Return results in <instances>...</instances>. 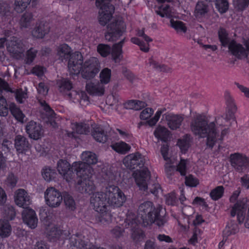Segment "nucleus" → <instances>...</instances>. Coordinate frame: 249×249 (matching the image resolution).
Wrapping results in <instances>:
<instances>
[{"instance_id": "f257e3e1", "label": "nucleus", "mask_w": 249, "mask_h": 249, "mask_svg": "<svg viewBox=\"0 0 249 249\" xmlns=\"http://www.w3.org/2000/svg\"><path fill=\"white\" fill-rule=\"evenodd\" d=\"M83 161H75L72 163L74 171L78 178L75 187L81 193L92 194L90 198V203L94 210L104 215L107 210V204L114 207L122 206L126 200V196L122 191L117 186L110 185L106 187V192H94L96 186L92 179L93 170L90 165L95 164L98 161V157L91 151L83 152L81 155Z\"/></svg>"}, {"instance_id": "f03ea898", "label": "nucleus", "mask_w": 249, "mask_h": 249, "mask_svg": "<svg viewBox=\"0 0 249 249\" xmlns=\"http://www.w3.org/2000/svg\"><path fill=\"white\" fill-rule=\"evenodd\" d=\"M68 67L71 73L81 72L83 78L87 80L94 78L100 70V63L96 57H91L83 63V56L79 52H75L71 55Z\"/></svg>"}, {"instance_id": "7ed1b4c3", "label": "nucleus", "mask_w": 249, "mask_h": 249, "mask_svg": "<svg viewBox=\"0 0 249 249\" xmlns=\"http://www.w3.org/2000/svg\"><path fill=\"white\" fill-rule=\"evenodd\" d=\"M191 128L193 134L200 138H206L207 147L212 149L218 136L214 122L208 123L201 115L197 116L192 122Z\"/></svg>"}, {"instance_id": "20e7f679", "label": "nucleus", "mask_w": 249, "mask_h": 249, "mask_svg": "<svg viewBox=\"0 0 249 249\" xmlns=\"http://www.w3.org/2000/svg\"><path fill=\"white\" fill-rule=\"evenodd\" d=\"M218 37L221 46L223 47H228L231 54L238 59L247 56V50L241 44L237 43L235 40H231L225 28H220L218 31Z\"/></svg>"}, {"instance_id": "39448f33", "label": "nucleus", "mask_w": 249, "mask_h": 249, "mask_svg": "<svg viewBox=\"0 0 249 249\" xmlns=\"http://www.w3.org/2000/svg\"><path fill=\"white\" fill-rule=\"evenodd\" d=\"M46 236L51 242L57 240H65L69 239L71 244L75 247H79L80 241L78 239L80 234L77 233L70 237L71 232L69 231L63 230L60 226L49 224L46 228Z\"/></svg>"}, {"instance_id": "423d86ee", "label": "nucleus", "mask_w": 249, "mask_h": 249, "mask_svg": "<svg viewBox=\"0 0 249 249\" xmlns=\"http://www.w3.org/2000/svg\"><path fill=\"white\" fill-rule=\"evenodd\" d=\"M165 212L162 206L158 205L156 207L152 202L146 201L142 203L138 208V214L140 218H165L160 216V213Z\"/></svg>"}, {"instance_id": "0eeeda50", "label": "nucleus", "mask_w": 249, "mask_h": 249, "mask_svg": "<svg viewBox=\"0 0 249 249\" xmlns=\"http://www.w3.org/2000/svg\"><path fill=\"white\" fill-rule=\"evenodd\" d=\"M105 34V39L110 42L117 41L125 32L126 26L123 20L115 19L108 24Z\"/></svg>"}, {"instance_id": "6e6552de", "label": "nucleus", "mask_w": 249, "mask_h": 249, "mask_svg": "<svg viewBox=\"0 0 249 249\" xmlns=\"http://www.w3.org/2000/svg\"><path fill=\"white\" fill-rule=\"evenodd\" d=\"M112 0H96L95 5L100 9L98 20L99 23L106 25L111 19L114 12V7L111 3Z\"/></svg>"}, {"instance_id": "1a4fd4ad", "label": "nucleus", "mask_w": 249, "mask_h": 249, "mask_svg": "<svg viewBox=\"0 0 249 249\" xmlns=\"http://www.w3.org/2000/svg\"><path fill=\"white\" fill-rule=\"evenodd\" d=\"M137 185L142 191L148 189V182L151 178V173L147 167L135 170L132 174Z\"/></svg>"}, {"instance_id": "9d476101", "label": "nucleus", "mask_w": 249, "mask_h": 249, "mask_svg": "<svg viewBox=\"0 0 249 249\" xmlns=\"http://www.w3.org/2000/svg\"><path fill=\"white\" fill-rule=\"evenodd\" d=\"M44 197L46 204L52 208L59 206L63 200L61 193L52 187L47 188L45 192Z\"/></svg>"}, {"instance_id": "9b49d317", "label": "nucleus", "mask_w": 249, "mask_h": 249, "mask_svg": "<svg viewBox=\"0 0 249 249\" xmlns=\"http://www.w3.org/2000/svg\"><path fill=\"white\" fill-rule=\"evenodd\" d=\"M124 164L130 169H135L137 167L142 168L145 162L144 156L140 152H137L128 155L124 159Z\"/></svg>"}, {"instance_id": "f8f14e48", "label": "nucleus", "mask_w": 249, "mask_h": 249, "mask_svg": "<svg viewBox=\"0 0 249 249\" xmlns=\"http://www.w3.org/2000/svg\"><path fill=\"white\" fill-rule=\"evenodd\" d=\"M57 170L68 182H70L73 178L75 173H76L72 164L71 166L67 160L63 159H60L58 161Z\"/></svg>"}, {"instance_id": "ddd939ff", "label": "nucleus", "mask_w": 249, "mask_h": 249, "mask_svg": "<svg viewBox=\"0 0 249 249\" xmlns=\"http://www.w3.org/2000/svg\"><path fill=\"white\" fill-rule=\"evenodd\" d=\"M230 161L236 171L241 172L246 167L248 157L239 153H234L231 154Z\"/></svg>"}, {"instance_id": "4468645a", "label": "nucleus", "mask_w": 249, "mask_h": 249, "mask_svg": "<svg viewBox=\"0 0 249 249\" xmlns=\"http://www.w3.org/2000/svg\"><path fill=\"white\" fill-rule=\"evenodd\" d=\"M25 129L29 137L35 140L39 139L44 133L42 125L34 121L27 124Z\"/></svg>"}, {"instance_id": "2eb2a0df", "label": "nucleus", "mask_w": 249, "mask_h": 249, "mask_svg": "<svg viewBox=\"0 0 249 249\" xmlns=\"http://www.w3.org/2000/svg\"><path fill=\"white\" fill-rule=\"evenodd\" d=\"M3 90L12 92V89L8 83L0 78V115L4 117L8 114V105L6 99L2 95Z\"/></svg>"}, {"instance_id": "dca6fc26", "label": "nucleus", "mask_w": 249, "mask_h": 249, "mask_svg": "<svg viewBox=\"0 0 249 249\" xmlns=\"http://www.w3.org/2000/svg\"><path fill=\"white\" fill-rule=\"evenodd\" d=\"M14 201L17 206L22 208H25L29 205L31 202L30 196L23 189H18L15 191Z\"/></svg>"}, {"instance_id": "f3484780", "label": "nucleus", "mask_w": 249, "mask_h": 249, "mask_svg": "<svg viewBox=\"0 0 249 249\" xmlns=\"http://www.w3.org/2000/svg\"><path fill=\"white\" fill-rule=\"evenodd\" d=\"M238 231V225L233 221H229L223 231V240L218 244L219 249H222L230 236L234 235Z\"/></svg>"}, {"instance_id": "a211bd4d", "label": "nucleus", "mask_w": 249, "mask_h": 249, "mask_svg": "<svg viewBox=\"0 0 249 249\" xmlns=\"http://www.w3.org/2000/svg\"><path fill=\"white\" fill-rule=\"evenodd\" d=\"M86 90L90 95L102 96L105 93V87L98 81L87 83Z\"/></svg>"}, {"instance_id": "6ab92c4d", "label": "nucleus", "mask_w": 249, "mask_h": 249, "mask_svg": "<svg viewBox=\"0 0 249 249\" xmlns=\"http://www.w3.org/2000/svg\"><path fill=\"white\" fill-rule=\"evenodd\" d=\"M120 168L111 167L106 173V176L109 182L116 184H121L124 180L122 173Z\"/></svg>"}, {"instance_id": "aec40b11", "label": "nucleus", "mask_w": 249, "mask_h": 249, "mask_svg": "<svg viewBox=\"0 0 249 249\" xmlns=\"http://www.w3.org/2000/svg\"><path fill=\"white\" fill-rule=\"evenodd\" d=\"M15 147L18 154H25L29 149L30 144L25 137L18 135L15 139Z\"/></svg>"}, {"instance_id": "412c9836", "label": "nucleus", "mask_w": 249, "mask_h": 249, "mask_svg": "<svg viewBox=\"0 0 249 249\" xmlns=\"http://www.w3.org/2000/svg\"><path fill=\"white\" fill-rule=\"evenodd\" d=\"M247 205L243 200H238L233 206L231 211L232 217L237 216L236 218H245Z\"/></svg>"}, {"instance_id": "4be33fe9", "label": "nucleus", "mask_w": 249, "mask_h": 249, "mask_svg": "<svg viewBox=\"0 0 249 249\" xmlns=\"http://www.w3.org/2000/svg\"><path fill=\"white\" fill-rule=\"evenodd\" d=\"M49 32L48 25L43 21H38L32 31L33 36L37 38H43Z\"/></svg>"}, {"instance_id": "5701e85b", "label": "nucleus", "mask_w": 249, "mask_h": 249, "mask_svg": "<svg viewBox=\"0 0 249 249\" xmlns=\"http://www.w3.org/2000/svg\"><path fill=\"white\" fill-rule=\"evenodd\" d=\"M227 109L226 112L225 119L227 121H235V113L236 111L237 107L233 99L231 97H227L226 99Z\"/></svg>"}, {"instance_id": "b1692460", "label": "nucleus", "mask_w": 249, "mask_h": 249, "mask_svg": "<svg viewBox=\"0 0 249 249\" xmlns=\"http://www.w3.org/2000/svg\"><path fill=\"white\" fill-rule=\"evenodd\" d=\"M191 142L192 138L189 134H185L181 138L178 139L177 144L182 154L186 153L191 146Z\"/></svg>"}, {"instance_id": "393cba45", "label": "nucleus", "mask_w": 249, "mask_h": 249, "mask_svg": "<svg viewBox=\"0 0 249 249\" xmlns=\"http://www.w3.org/2000/svg\"><path fill=\"white\" fill-rule=\"evenodd\" d=\"M208 12V4L203 1H198L195 7L194 15L197 19L204 17Z\"/></svg>"}, {"instance_id": "a878e982", "label": "nucleus", "mask_w": 249, "mask_h": 249, "mask_svg": "<svg viewBox=\"0 0 249 249\" xmlns=\"http://www.w3.org/2000/svg\"><path fill=\"white\" fill-rule=\"evenodd\" d=\"M154 134L158 140L166 142L169 138L170 131L164 126H159L155 130Z\"/></svg>"}, {"instance_id": "bb28decb", "label": "nucleus", "mask_w": 249, "mask_h": 249, "mask_svg": "<svg viewBox=\"0 0 249 249\" xmlns=\"http://www.w3.org/2000/svg\"><path fill=\"white\" fill-rule=\"evenodd\" d=\"M110 147L116 152L121 154H125L131 149V146L123 141L112 143Z\"/></svg>"}, {"instance_id": "cd10ccee", "label": "nucleus", "mask_w": 249, "mask_h": 249, "mask_svg": "<svg viewBox=\"0 0 249 249\" xmlns=\"http://www.w3.org/2000/svg\"><path fill=\"white\" fill-rule=\"evenodd\" d=\"M9 109L12 115L18 122H23L25 115L21 109L14 103H11L8 107V110Z\"/></svg>"}, {"instance_id": "c85d7f7f", "label": "nucleus", "mask_w": 249, "mask_h": 249, "mask_svg": "<svg viewBox=\"0 0 249 249\" xmlns=\"http://www.w3.org/2000/svg\"><path fill=\"white\" fill-rule=\"evenodd\" d=\"M92 136L97 142L102 143L106 142L108 139L104 130L100 127L94 128L92 132Z\"/></svg>"}, {"instance_id": "c756f323", "label": "nucleus", "mask_w": 249, "mask_h": 249, "mask_svg": "<svg viewBox=\"0 0 249 249\" xmlns=\"http://www.w3.org/2000/svg\"><path fill=\"white\" fill-rule=\"evenodd\" d=\"M41 173L43 178L48 182L54 180L57 175L56 170L48 166L44 167Z\"/></svg>"}, {"instance_id": "7c9ffc66", "label": "nucleus", "mask_w": 249, "mask_h": 249, "mask_svg": "<svg viewBox=\"0 0 249 249\" xmlns=\"http://www.w3.org/2000/svg\"><path fill=\"white\" fill-rule=\"evenodd\" d=\"M131 238L135 243H139L143 240L145 234L144 231L138 227H134L131 229Z\"/></svg>"}, {"instance_id": "2f4dec72", "label": "nucleus", "mask_w": 249, "mask_h": 249, "mask_svg": "<svg viewBox=\"0 0 249 249\" xmlns=\"http://www.w3.org/2000/svg\"><path fill=\"white\" fill-rule=\"evenodd\" d=\"M111 71L108 68H104L100 72L99 74V82L102 85H107L108 84L111 80Z\"/></svg>"}, {"instance_id": "473e14b6", "label": "nucleus", "mask_w": 249, "mask_h": 249, "mask_svg": "<svg viewBox=\"0 0 249 249\" xmlns=\"http://www.w3.org/2000/svg\"><path fill=\"white\" fill-rule=\"evenodd\" d=\"M63 199L67 209L71 211H74L76 209L75 201L69 193L64 192L63 193Z\"/></svg>"}, {"instance_id": "72a5a7b5", "label": "nucleus", "mask_w": 249, "mask_h": 249, "mask_svg": "<svg viewBox=\"0 0 249 249\" xmlns=\"http://www.w3.org/2000/svg\"><path fill=\"white\" fill-rule=\"evenodd\" d=\"M11 46L9 51L14 54H21L24 51V45L19 39H16L12 41Z\"/></svg>"}, {"instance_id": "f704fd0d", "label": "nucleus", "mask_w": 249, "mask_h": 249, "mask_svg": "<svg viewBox=\"0 0 249 249\" xmlns=\"http://www.w3.org/2000/svg\"><path fill=\"white\" fill-rule=\"evenodd\" d=\"M8 222L2 221L0 220V236L2 238L8 237L10 236L12 228L10 224Z\"/></svg>"}, {"instance_id": "c9c22d12", "label": "nucleus", "mask_w": 249, "mask_h": 249, "mask_svg": "<svg viewBox=\"0 0 249 249\" xmlns=\"http://www.w3.org/2000/svg\"><path fill=\"white\" fill-rule=\"evenodd\" d=\"M33 19V15L32 13L26 12L21 16L19 24L22 28H28L31 25Z\"/></svg>"}, {"instance_id": "e433bc0d", "label": "nucleus", "mask_w": 249, "mask_h": 249, "mask_svg": "<svg viewBox=\"0 0 249 249\" xmlns=\"http://www.w3.org/2000/svg\"><path fill=\"white\" fill-rule=\"evenodd\" d=\"M224 188L223 186H218L211 190L210 193V196L214 201L220 199L224 195Z\"/></svg>"}, {"instance_id": "4c0bfd02", "label": "nucleus", "mask_w": 249, "mask_h": 249, "mask_svg": "<svg viewBox=\"0 0 249 249\" xmlns=\"http://www.w3.org/2000/svg\"><path fill=\"white\" fill-rule=\"evenodd\" d=\"M38 51L33 47H31L26 51L25 56V62L27 65L31 64L37 56Z\"/></svg>"}, {"instance_id": "58836bf2", "label": "nucleus", "mask_w": 249, "mask_h": 249, "mask_svg": "<svg viewBox=\"0 0 249 249\" xmlns=\"http://www.w3.org/2000/svg\"><path fill=\"white\" fill-rule=\"evenodd\" d=\"M56 85L60 89L64 91H70L72 88V83L67 78H62L58 79Z\"/></svg>"}, {"instance_id": "ea45409f", "label": "nucleus", "mask_w": 249, "mask_h": 249, "mask_svg": "<svg viewBox=\"0 0 249 249\" xmlns=\"http://www.w3.org/2000/svg\"><path fill=\"white\" fill-rule=\"evenodd\" d=\"M215 8L220 14L225 13L229 9V3L228 0H213Z\"/></svg>"}, {"instance_id": "a19ab883", "label": "nucleus", "mask_w": 249, "mask_h": 249, "mask_svg": "<svg viewBox=\"0 0 249 249\" xmlns=\"http://www.w3.org/2000/svg\"><path fill=\"white\" fill-rule=\"evenodd\" d=\"M97 51L102 57H106L110 54L111 48L108 44L100 43L97 47Z\"/></svg>"}, {"instance_id": "79ce46f5", "label": "nucleus", "mask_w": 249, "mask_h": 249, "mask_svg": "<svg viewBox=\"0 0 249 249\" xmlns=\"http://www.w3.org/2000/svg\"><path fill=\"white\" fill-rule=\"evenodd\" d=\"M182 121L181 116L178 115L173 116L169 121V126L171 129L176 130L180 127Z\"/></svg>"}, {"instance_id": "37998d69", "label": "nucleus", "mask_w": 249, "mask_h": 249, "mask_svg": "<svg viewBox=\"0 0 249 249\" xmlns=\"http://www.w3.org/2000/svg\"><path fill=\"white\" fill-rule=\"evenodd\" d=\"M2 213L3 218H15L16 212L14 206L6 205L2 208Z\"/></svg>"}, {"instance_id": "c03bdc74", "label": "nucleus", "mask_w": 249, "mask_h": 249, "mask_svg": "<svg viewBox=\"0 0 249 249\" xmlns=\"http://www.w3.org/2000/svg\"><path fill=\"white\" fill-rule=\"evenodd\" d=\"M149 63L157 71L165 72L171 71V68L170 67L165 65H160L158 62L154 60L153 57L149 59Z\"/></svg>"}, {"instance_id": "a18cd8bd", "label": "nucleus", "mask_w": 249, "mask_h": 249, "mask_svg": "<svg viewBox=\"0 0 249 249\" xmlns=\"http://www.w3.org/2000/svg\"><path fill=\"white\" fill-rule=\"evenodd\" d=\"M57 53L60 55H63L64 56H69V59L71 58V56L74 53H71V48L67 44L64 43L60 45L57 49Z\"/></svg>"}, {"instance_id": "49530a36", "label": "nucleus", "mask_w": 249, "mask_h": 249, "mask_svg": "<svg viewBox=\"0 0 249 249\" xmlns=\"http://www.w3.org/2000/svg\"><path fill=\"white\" fill-rule=\"evenodd\" d=\"M144 227L150 226L155 224L159 227L163 226L167 222V219H142Z\"/></svg>"}, {"instance_id": "de8ad7c7", "label": "nucleus", "mask_w": 249, "mask_h": 249, "mask_svg": "<svg viewBox=\"0 0 249 249\" xmlns=\"http://www.w3.org/2000/svg\"><path fill=\"white\" fill-rule=\"evenodd\" d=\"M31 0H15V10L18 13H22L30 4Z\"/></svg>"}, {"instance_id": "09e8293b", "label": "nucleus", "mask_w": 249, "mask_h": 249, "mask_svg": "<svg viewBox=\"0 0 249 249\" xmlns=\"http://www.w3.org/2000/svg\"><path fill=\"white\" fill-rule=\"evenodd\" d=\"M130 40L132 43L139 46L141 51L144 53L149 52L150 49L149 44L145 43L137 37H131Z\"/></svg>"}, {"instance_id": "8fccbe9b", "label": "nucleus", "mask_w": 249, "mask_h": 249, "mask_svg": "<svg viewBox=\"0 0 249 249\" xmlns=\"http://www.w3.org/2000/svg\"><path fill=\"white\" fill-rule=\"evenodd\" d=\"M234 8L238 12H243L249 6V0H234Z\"/></svg>"}, {"instance_id": "3c124183", "label": "nucleus", "mask_w": 249, "mask_h": 249, "mask_svg": "<svg viewBox=\"0 0 249 249\" xmlns=\"http://www.w3.org/2000/svg\"><path fill=\"white\" fill-rule=\"evenodd\" d=\"M166 204L168 205L176 206L178 204V200L176 193L173 191L168 193L165 196Z\"/></svg>"}, {"instance_id": "603ef678", "label": "nucleus", "mask_w": 249, "mask_h": 249, "mask_svg": "<svg viewBox=\"0 0 249 249\" xmlns=\"http://www.w3.org/2000/svg\"><path fill=\"white\" fill-rule=\"evenodd\" d=\"M171 9L169 4H162L159 6L158 10L157 11L158 15L161 17H168L170 15Z\"/></svg>"}, {"instance_id": "864d4df0", "label": "nucleus", "mask_w": 249, "mask_h": 249, "mask_svg": "<svg viewBox=\"0 0 249 249\" xmlns=\"http://www.w3.org/2000/svg\"><path fill=\"white\" fill-rule=\"evenodd\" d=\"M18 180V178L17 176L13 173H10L8 174L5 180V184L8 187L13 188L16 186Z\"/></svg>"}, {"instance_id": "5fc2aeb1", "label": "nucleus", "mask_w": 249, "mask_h": 249, "mask_svg": "<svg viewBox=\"0 0 249 249\" xmlns=\"http://www.w3.org/2000/svg\"><path fill=\"white\" fill-rule=\"evenodd\" d=\"M171 25L172 27L174 28L177 31H181L183 33H186L187 31V28L185 25V24L181 21H174L173 19H171L170 21Z\"/></svg>"}, {"instance_id": "6e6d98bb", "label": "nucleus", "mask_w": 249, "mask_h": 249, "mask_svg": "<svg viewBox=\"0 0 249 249\" xmlns=\"http://www.w3.org/2000/svg\"><path fill=\"white\" fill-rule=\"evenodd\" d=\"M110 53L113 60L115 62L121 60L123 58V50L119 49L115 47H112Z\"/></svg>"}, {"instance_id": "4d7b16f0", "label": "nucleus", "mask_w": 249, "mask_h": 249, "mask_svg": "<svg viewBox=\"0 0 249 249\" xmlns=\"http://www.w3.org/2000/svg\"><path fill=\"white\" fill-rule=\"evenodd\" d=\"M199 183V180L192 175H190L185 177V183L187 186L195 187H196Z\"/></svg>"}, {"instance_id": "13d9d810", "label": "nucleus", "mask_w": 249, "mask_h": 249, "mask_svg": "<svg viewBox=\"0 0 249 249\" xmlns=\"http://www.w3.org/2000/svg\"><path fill=\"white\" fill-rule=\"evenodd\" d=\"M116 131L119 133L120 137L126 142H130L132 139V134L126 130L116 128Z\"/></svg>"}, {"instance_id": "bf43d9fd", "label": "nucleus", "mask_w": 249, "mask_h": 249, "mask_svg": "<svg viewBox=\"0 0 249 249\" xmlns=\"http://www.w3.org/2000/svg\"><path fill=\"white\" fill-rule=\"evenodd\" d=\"M46 71L45 67L37 65L34 66L31 70L32 73L38 77L43 76Z\"/></svg>"}, {"instance_id": "052dcab7", "label": "nucleus", "mask_w": 249, "mask_h": 249, "mask_svg": "<svg viewBox=\"0 0 249 249\" xmlns=\"http://www.w3.org/2000/svg\"><path fill=\"white\" fill-rule=\"evenodd\" d=\"M177 170L179 172L181 176H185L187 172V160L181 159L178 163Z\"/></svg>"}, {"instance_id": "680f3d73", "label": "nucleus", "mask_w": 249, "mask_h": 249, "mask_svg": "<svg viewBox=\"0 0 249 249\" xmlns=\"http://www.w3.org/2000/svg\"><path fill=\"white\" fill-rule=\"evenodd\" d=\"M11 7L8 3L6 2L0 3V14L3 16H10L11 13L10 12Z\"/></svg>"}, {"instance_id": "e2e57ef3", "label": "nucleus", "mask_w": 249, "mask_h": 249, "mask_svg": "<svg viewBox=\"0 0 249 249\" xmlns=\"http://www.w3.org/2000/svg\"><path fill=\"white\" fill-rule=\"evenodd\" d=\"M22 213V218H37L36 212L30 208H24Z\"/></svg>"}, {"instance_id": "0e129e2a", "label": "nucleus", "mask_w": 249, "mask_h": 249, "mask_svg": "<svg viewBox=\"0 0 249 249\" xmlns=\"http://www.w3.org/2000/svg\"><path fill=\"white\" fill-rule=\"evenodd\" d=\"M154 113V110L150 107H147L144 108L141 112L140 118L141 120H146L149 118Z\"/></svg>"}, {"instance_id": "69168bd1", "label": "nucleus", "mask_w": 249, "mask_h": 249, "mask_svg": "<svg viewBox=\"0 0 249 249\" xmlns=\"http://www.w3.org/2000/svg\"><path fill=\"white\" fill-rule=\"evenodd\" d=\"M73 129L78 134H83L86 133V126L82 123H75Z\"/></svg>"}, {"instance_id": "338daca9", "label": "nucleus", "mask_w": 249, "mask_h": 249, "mask_svg": "<svg viewBox=\"0 0 249 249\" xmlns=\"http://www.w3.org/2000/svg\"><path fill=\"white\" fill-rule=\"evenodd\" d=\"M192 204L195 206H201L203 208H206L208 205L205 200L200 197L196 196L193 200Z\"/></svg>"}, {"instance_id": "774afa93", "label": "nucleus", "mask_w": 249, "mask_h": 249, "mask_svg": "<svg viewBox=\"0 0 249 249\" xmlns=\"http://www.w3.org/2000/svg\"><path fill=\"white\" fill-rule=\"evenodd\" d=\"M48 88L44 82H40L37 87V90L39 94L46 95L48 92Z\"/></svg>"}]
</instances>
